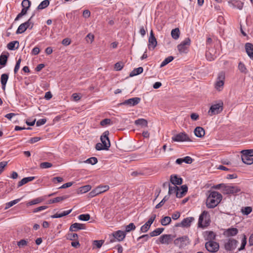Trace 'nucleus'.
<instances>
[{"instance_id":"obj_7","label":"nucleus","mask_w":253,"mask_h":253,"mask_svg":"<svg viewBox=\"0 0 253 253\" xmlns=\"http://www.w3.org/2000/svg\"><path fill=\"white\" fill-rule=\"evenodd\" d=\"M172 141L174 142H184L191 141L189 136L185 132H180L174 135L171 138Z\"/></svg>"},{"instance_id":"obj_48","label":"nucleus","mask_w":253,"mask_h":253,"mask_svg":"<svg viewBox=\"0 0 253 253\" xmlns=\"http://www.w3.org/2000/svg\"><path fill=\"white\" fill-rule=\"evenodd\" d=\"M238 69L240 70V71L241 72H242V73L246 74L247 73V69L245 64L241 62H240L239 63Z\"/></svg>"},{"instance_id":"obj_62","label":"nucleus","mask_w":253,"mask_h":253,"mask_svg":"<svg viewBox=\"0 0 253 253\" xmlns=\"http://www.w3.org/2000/svg\"><path fill=\"white\" fill-rule=\"evenodd\" d=\"M104 241L102 240H95L93 241V245L97 248H100L103 245Z\"/></svg>"},{"instance_id":"obj_36","label":"nucleus","mask_w":253,"mask_h":253,"mask_svg":"<svg viewBox=\"0 0 253 253\" xmlns=\"http://www.w3.org/2000/svg\"><path fill=\"white\" fill-rule=\"evenodd\" d=\"M180 31L178 28L172 29L171 32V35L173 39L177 40L179 37Z\"/></svg>"},{"instance_id":"obj_64","label":"nucleus","mask_w":253,"mask_h":253,"mask_svg":"<svg viewBox=\"0 0 253 253\" xmlns=\"http://www.w3.org/2000/svg\"><path fill=\"white\" fill-rule=\"evenodd\" d=\"M183 159V162L186 164H190L193 162V159L189 156H186Z\"/></svg>"},{"instance_id":"obj_18","label":"nucleus","mask_w":253,"mask_h":253,"mask_svg":"<svg viewBox=\"0 0 253 253\" xmlns=\"http://www.w3.org/2000/svg\"><path fill=\"white\" fill-rule=\"evenodd\" d=\"M187 190L188 187L186 185H182L180 188H179L177 192H176V196L179 198L183 197L186 194Z\"/></svg>"},{"instance_id":"obj_34","label":"nucleus","mask_w":253,"mask_h":253,"mask_svg":"<svg viewBox=\"0 0 253 253\" xmlns=\"http://www.w3.org/2000/svg\"><path fill=\"white\" fill-rule=\"evenodd\" d=\"M43 201V199L41 197H39L36 199H35L31 201L28 202L26 205L27 206H32L36 204H39L42 202Z\"/></svg>"},{"instance_id":"obj_47","label":"nucleus","mask_w":253,"mask_h":253,"mask_svg":"<svg viewBox=\"0 0 253 253\" xmlns=\"http://www.w3.org/2000/svg\"><path fill=\"white\" fill-rule=\"evenodd\" d=\"M97 159L96 157H91L89 159H87L84 162L85 163H87L93 165L96 164L97 163Z\"/></svg>"},{"instance_id":"obj_33","label":"nucleus","mask_w":253,"mask_h":253,"mask_svg":"<svg viewBox=\"0 0 253 253\" xmlns=\"http://www.w3.org/2000/svg\"><path fill=\"white\" fill-rule=\"evenodd\" d=\"M97 192L98 195L103 193L109 189V186L108 185H99L96 187Z\"/></svg>"},{"instance_id":"obj_37","label":"nucleus","mask_w":253,"mask_h":253,"mask_svg":"<svg viewBox=\"0 0 253 253\" xmlns=\"http://www.w3.org/2000/svg\"><path fill=\"white\" fill-rule=\"evenodd\" d=\"M163 228H158L153 231L150 233V237L156 236L161 234L164 231Z\"/></svg>"},{"instance_id":"obj_26","label":"nucleus","mask_w":253,"mask_h":253,"mask_svg":"<svg viewBox=\"0 0 253 253\" xmlns=\"http://www.w3.org/2000/svg\"><path fill=\"white\" fill-rule=\"evenodd\" d=\"M195 135L198 137H202L205 135V130L201 126H197L194 130Z\"/></svg>"},{"instance_id":"obj_23","label":"nucleus","mask_w":253,"mask_h":253,"mask_svg":"<svg viewBox=\"0 0 253 253\" xmlns=\"http://www.w3.org/2000/svg\"><path fill=\"white\" fill-rule=\"evenodd\" d=\"M170 182L173 185H180L182 183V179L178 177L176 175H171L170 176Z\"/></svg>"},{"instance_id":"obj_60","label":"nucleus","mask_w":253,"mask_h":253,"mask_svg":"<svg viewBox=\"0 0 253 253\" xmlns=\"http://www.w3.org/2000/svg\"><path fill=\"white\" fill-rule=\"evenodd\" d=\"M156 217V215L155 214H153L151 215L150 217L149 218V220L147 222H146V224H148V225H149V226H151V224L153 223L154 221L155 220V218Z\"/></svg>"},{"instance_id":"obj_46","label":"nucleus","mask_w":253,"mask_h":253,"mask_svg":"<svg viewBox=\"0 0 253 253\" xmlns=\"http://www.w3.org/2000/svg\"><path fill=\"white\" fill-rule=\"evenodd\" d=\"M173 59V57L171 56H169L167 58H166L161 64L160 67H163L166 65H167L168 63L172 61Z\"/></svg>"},{"instance_id":"obj_14","label":"nucleus","mask_w":253,"mask_h":253,"mask_svg":"<svg viewBox=\"0 0 253 253\" xmlns=\"http://www.w3.org/2000/svg\"><path fill=\"white\" fill-rule=\"evenodd\" d=\"M206 57L209 61L214 60L217 57V54L215 50L213 48H209L206 53Z\"/></svg>"},{"instance_id":"obj_49","label":"nucleus","mask_w":253,"mask_h":253,"mask_svg":"<svg viewBox=\"0 0 253 253\" xmlns=\"http://www.w3.org/2000/svg\"><path fill=\"white\" fill-rule=\"evenodd\" d=\"M112 122L110 119H105L100 122V125L102 126H105L108 125H112Z\"/></svg>"},{"instance_id":"obj_58","label":"nucleus","mask_w":253,"mask_h":253,"mask_svg":"<svg viewBox=\"0 0 253 253\" xmlns=\"http://www.w3.org/2000/svg\"><path fill=\"white\" fill-rule=\"evenodd\" d=\"M78 238V235L77 234H68L67 237V239L70 240H76Z\"/></svg>"},{"instance_id":"obj_59","label":"nucleus","mask_w":253,"mask_h":253,"mask_svg":"<svg viewBox=\"0 0 253 253\" xmlns=\"http://www.w3.org/2000/svg\"><path fill=\"white\" fill-rule=\"evenodd\" d=\"M150 226H149L148 224H146L145 223V224H144L143 226H142L140 228V231L142 233H145L148 231V230L150 229Z\"/></svg>"},{"instance_id":"obj_10","label":"nucleus","mask_w":253,"mask_h":253,"mask_svg":"<svg viewBox=\"0 0 253 253\" xmlns=\"http://www.w3.org/2000/svg\"><path fill=\"white\" fill-rule=\"evenodd\" d=\"M109 132L108 131H105L101 136L100 140L104 146V150H107L110 147V142L108 138Z\"/></svg>"},{"instance_id":"obj_57","label":"nucleus","mask_w":253,"mask_h":253,"mask_svg":"<svg viewBox=\"0 0 253 253\" xmlns=\"http://www.w3.org/2000/svg\"><path fill=\"white\" fill-rule=\"evenodd\" d=\"M91 188V187L89 185H86L80 188V192L82 193H86L89 191Z\"/></svg>"},{"instance_id":"obj_12","label":"nucleus","mask_w":253,"mask_h":253,"mask_svg":"<svg viewBox=\"0 0 253 253\" xmlns=\"http://www.w3.org/2000/svg\"><path fill=\"white\" fill-rule=\"evenodd\" d=\"M148 48L149 49H154L155 47L156 46L157 44V42L156 39L155 38L153 32L152 31H151L150 37L148 40Z\"/></svg>"},{"instance_id":"obj_61","label":"nucleus","mask_w":253,"mask_h":253,"mask_svg":"<svg viewBox=\"0 0 253 253\" xmlns=\"http://www.w3.org/2000/svg\"><path fill=\"white\" fill-rule=\"evenodd\" d=\"M21 62V58H19L17 61L16 65H15V66L14 67V74H16L17 73L18 71L19 70V68H20V66Z\"/></svg>"},{"instance_id":"obj_1","label":"nucleus","mask_w":253,"mask_h":253,"mask_svg":"<svg viewBox=\"0 0 253 253\" xmlns=\"http://www.w3.org/2000/svg\"><path fill=\"white\" fill-rule=\"evenodd\" d=\"M222 199V196L221 194L218 192H211L207 199V207L210 209L215 208L220 202Z\"/></svg>"},{"instance_id":"obj_52","label":"nucleus","mask_w":253,"mask_h":253,"mask_svg":"<svg viewBox=\"0 0 253 253\" xmlns=\"http://www.w3.org/2000/svg\"><path fill=\"white\" fill-rule=\"evenodd\" d=\"M21 5L23 8L29 9L31 5V2L29 0H23Z\"/></svg>"},{"instance_id":"obj_4","label":"nucleus","mask_w":253,"mask_h":253,"mask_svg":"<svg viewBox=\"0 0 253 253\" xmlns=\"http://www.w3.org/2000/svg\"><path fill=\"white\" fill-rule=\"evenodd\" d=\"M210 222L209 213L208 211H204L199 216L198 226L200 227H206L209 225Z\"/></svg>"},{"instance_id":"obj_8","label":"nucleus","mask_w":253,"mask_h":253,"mask_svg":"<svg viewBox=\"0 0 253 253\" xmlns=\"http://www.w3.org/2000/svg\"><path fill=\"white\" fill-rule=\"evenodd\" d=\"M191 40L189 38H186L177 45V49L181 53H186L190 45Z\"/></svg>"},{"instance_id":"obj_28","label":"nucleus","mask_w":253,"mask_h":253,"mask_svg":"<svg viewBox=\"0 0 253 253\" xmlns=\"http://www.w3.org/2000/svg\"><path fill=\"white\" fill-rule=\"evenodd\" d=\"M72 211V210L71 209L68 211H64L60 213H56L55 214L51 215V217L52 218H60V217H62L63 216H66V215L69 214V213H70Z\"/></svg>"},{"instance_id":"obj_32","label":"nucleus","mask_w":253,"mask_h":253,"mask_svg":"<svg viewBox=\"0 0 253 253\" xmlns=\"http://www.w3.org/2000/svg\"><path fill=\"white\" fill-rule=\"evenodd\" d=\"M19 47V42L18 41H13L7 44V47L9 50H14L17 49Z\"/></svg>"},{"instance_id":"obj_25","label":"nucleus","mask_w":253,"mask_h":253,"mask_svg":"<svg viewBox=\"0 0 253 253\" xmlns=\"http://www.w3.org/2000/svg\"><path fill=\"white\" fill-rule=\"evenodd\" d=\"M68 198H69V196H68V195H64L63 196L57 197L53 199L49 200L48 201V203L50 204H53V203H58V202H61L64 200H66Z\"/></svg>"},{"instance_id":"obj_63","label":"nucleus","mask_w":253,"mask_h":253,"mask_svg":"<svg viewBox=\"0 0 253 253\" xmlns=\"http://www.w3.org/2000/svg\"><path fill=\"white\" fill-rule=\"evenodd\" d=\"M124 64L122 62H117L115 64V69L117 71H120L123 68Z\"/></svg>"},{"instance_id":"obj_3","label":"nucleus","mask_w":253,"mask_h":253,"mask_svg":"<svg viewBox=\"0 0 253 253\" xmlns=\"http://www.w3.org/2000/svg\"><path fill=\"white\" fill-rule=\"evenodd\" d=\"M225 78V73L224 72H221L218 73L214 85V88L216 90L220 91L223 89Z\"/></svg>"},{"instance_id":"obj_24","label":"nucleus","mask_w":253,"mask_h":253,"mask_svg":"<svg viewBox=\"0 0 253 253\" xmlns=\"http://www.w3.org/2000/svg\"><path fill=\"white\" fill-rule=\"evenodd\" d=\"M194 220V218L192 217H187L182 220L180 225L182 227H189Z\"/></svg>"},{"instance_id":"obj_38","label":"nucleus","mask_w":253,"mask_h":253,"mask_svg":"<svg viewBox=\"0 0 253 253\" xmlns=\"http://www.w3.org/2000/svg\"><path fill=\"white\" fill-rule=\"evenodd\" d=\"M49 4V1L48 0H44L41 2V3L38 5L37 9L38 10L43 9L46 7H47Z\"/></svg>"},{"instance_id":"obj_21","label":"nucleus","mask_w":253,"mask_h":253,"mask_svg":"<svg viewBox=\"0 0 253 253\" xmlns=\"http://www.w3.org/2000/svg\"><path fill=\"white\" fill-rule=\"evenodd\" d=\"M85 225L82 223H75L72 224L70 227V230L72 231H76L78 230L85 229Z\"/></svg>"},{"instance_id":"obj_27","label":"nucleus","mask_w":253,"mask_h":253,"mask_svg":"<svg viewBox=\"0 0 253 253\" xmlns=\"http://www.w3.org/2000/svg\"><path fill=\"white\" fill-rule=\"evenodd\" d=\"M241 159L242 162L247 165H251L253 163V159L251 156L242 155Z\"/></svg>"},{"instance_id":"obj_42","label":"nucleus","mask_w":253,"mask_h":253,"mask_svg":"<svg viewBox=\"0 0 253 253\" xmlns=\"http://www.w3.org/2000/svg\"><path fill=\"white\" fill-rule=\"evenodd\" d=\"M7 58V55L1 54L0 56V64L3 66H4L6 64Z\"/></svg>"},{"instance_id":"obj_56","label":"nucleus","mask_w":253,"mask_h":253,"mask_svg":"<svg viewBox=\"0 0 253 253\" xmlns=\"http://www.w3.org/2000/svg\"><path fill=\"white\" fill-rule=\"evenodd\" d=\"M135 226L133 223H130L126 227V232H129L131 230H134L135 229Z\"/></svg>"},{"instance_id":"obj_29","label":"nucleus","mask_w":253,"mask_h":253,"mask_svg":"<svg viewBox=\"0 0 253 253\" xmlns=\"http://www.w3.org/2000/svg\"><path fill=\"white\" fill-rule=\"evenodd\" d=\"M135 125L137 126H141L142 127H147V121L144 119H139L135 121Z\"/></svg>"},{"instance_id":"obj_5","label":"nucleus","mask_w":253,"mask_h":253,"mask_svg":"<svg viewBox=\"0 0 253 253\" xmlns=\"http://www.w3.org/2000/svg\"><path fill=\"white\" fill-rule=\"evenodd\" d=\"M173 243L179 249H183L190 244V241L187 236H183L175 239Z\"/></svg>"},{"instance_id":"obj_11","label":"nucleus","mask_w":253,"mask_h":253,"mask_svg":"<svg viewBox=\"0 0 253 253\" xmlns=\"http://www.w3.org/2000/svg\"><path fill=\"white\" fill-rule=\"evenodd\" d=\"M238 241L234 239H229L224 244V248L226 251H233L236 249Z\"/></svg>"},{"instance_id":"obj_40","label":"nucleus","mask_w":253,"mask_h":253,"mask_svg":"<svg viewBox=\"0 0 253 253\" xmlns=\"http://www.w3.org/2000/svg\"><path fill=\"white\" fill-rule=\"evenodd\" d=\"M171 221V218L169 216H165L161 220V223L163 226H167L169 225Z\"/></svg>"},{"instance_id":"obj_51","label":"nucleus","mask_w":253,"mask_h":253,"mask_svg":"<svg viewBox=\"0 0 253 253\" xmlns=\"http://www.w3.org/2000/svg\"><path fill=\"white\" fill-rule=\"evenodd\" d=\"M90 218V216L89 214H82L78 216V218L82 221H88Z\"/></svg>"},{"instance_id":"obj_54","label":"nucleus","mask_w":253,"mask_h":253,"mask_svg":"<svg viewBox=\"0 0 253 253\" xmlns=\"http://www.w3.org/2000/svg\"><path fill=\"white\" fill-rule=\"evenodd\" d=\"M52 166V164L51 163L49 162H43L41 163L40 164V168L41 169H47L51 168Z\"/></svg>"},{"instance_id":"obj_50","label":"nucleus","mask_w":253,"mask_h":253,"mask_svg":"<svg viewBox=\"0 0 253 253\" xmlns=\"http://www.w3.org/2000/svg\"><path fill=\"white\" fill-rule=\"evenodd\" d=\"M20 201V199H17L12 201H10L6 204V207L5 208V209H7L11 207L14 206V205L18 203Z\"/></svg>"},{"instance_id":"obj_30","label":"nucleus","mask_w":253,"mask_h":253,"mask_svg":"<svg viewBox=\"0 0 253 253\" xmlns=\"http://www.w3.org/2000/svg\"><path fill=\"white\" fill-rule=\"evenodd\" d=\"M35 178L34 176L25 177L18 182V186L20 187L28 182L33 180Z\"/></svg>"},{"instance_id":"obj_6","label":"nucleus","mask_w":253,"mask_h":253,"mask_svg":"<svg viewBox=\"0 0 253 253\" xmlns=\"http://www.w3.org/2000/svg\"><path fill=\"white\" fill-rule=\"evenodd\" d=\"M223 110V103H218L211 106L208 111V114L212 116L220 113Z\"/></svg>"},{"instance_id":"obj_53","label":"nucleus","mask_w":253,"mask_h":253,"mask_svg":"<svg viewBox=\"0 0 253 253\" xmlns=\"http://www.w3.org/2000/svg\"><path fill=\"white\" fill-rule=\"evenodd\" d=\"M241 153L242 155H248V156H253V149H248L242 150Z\"/></svg>"},{"instance_id":"obj_41","label":"nucleus","mask_w":253,"mask_h":253,"mask_svg":"<svg viewBox=\"0 0 253 253\" xmlns=\"http://www.w3.org/2000/svg\"><path fill=\"white\" fill-rule=\"evenodd\" d=\"M247 244V237L245 234L243 235V238L241 240V247L238 249L239 251H241L245 249V247Z\"/></svg>"},{"instance_id":"obj_17","label":"nucleus","mask_w":253,"mask_h":253,"mask_svg":"<svg viewBox=\"0 0 253 253\" xmlns=\"http://www.w3.org/2000/svg\"><path fill=\"white\" fill-rule=\"evenodd\" d=\"M126 235L125 232L121 230H118L113 233V237L118 241H123L124 239L125 238Z\"/></svg>"},{"instance_id":"obj_22","label":"nucleus","mask_w":253,"mask_h":253,"mask_svg":"<svg viewBox=\"0 0 253 253\" xmlns=\"http://www.w3.org/2000/svg\"><path fill=\"white\" fill-rule=\"evenodd\" d=\"M238 230L236 228H230L226 229L224 234L226 236H234L237 234Z\"/></svg>"},{"instance_id":"obj_16","label":"nucleus","mask_w":253,"mask_h":253,"mask_svg":"<svg viewBox=\"0 0 253 253\" xmlns=\"http://www.w3.org/2000/svg\"><path fill=\"white\" fill-rule=\"evenodd\" d=\"M229 5L233 8H238L239 10H241L244 5V3L240 0H232L228 1Z\"/></svg>"},{"instance_id":"obj_55","label":"nucleus","mask_w":253,"mask_h":253,"mask_svg":"<svg viewBox=\"0 0 253 253\" xmlns=\"http://www.w3.org/2000/svg\"><path fill=\"white\" fill-rule=\"evenodd\" d=\"M252 211V208L251 207H246L242 209V212L244 214L248 215Z\"/></svg>"},{"instance_id":"obj_44","label":"nucleus","mask_w":253,"mask_h":253,"mask_svg":"<svg viewBox=\"0 0 253 253\" xmlns=\"http://www.w3.org/2000/svg\"><path fill=\"white\" fill-rule=\"evenodd\" d=\"M28 244V240L22 239L17 242V246L19 248H24Z\"/></svg>"},{"instance_id":"obj_9","label":"nucleus","mask_w":253,"mask_h":253,"mask_svg":"<svg viewBox=\"0 0 253 253\" xmlns=\"http://www.w3.org/2000/svg\"><path fill=\"white\" fill-rule=\"evenodd\" d=\"M206 249L211 253H215L219 250L218 243L213 241H209L205 244Z\"/></svg>"},{"instance_id":"obj_39","label":"nucleus","mask_w":253,"mask_h":253,"mask_svg":"<svg viewBox=\"0 0 253 253\" xmlns=\"http://www.w3.org/2000/svg\"><path fill=\"white\" fill-rule=\"evenodd\" d=\"M150 235H149L148 234H144V235H143L139 237L137 239V240L138 241H140V243L143 244L145 242H146V241H147L149 240V239L150 238Z\"/></svg>"},{"instance_id":"obj_20","label":"nucleus","mask_w":253,"mask_h":253,"mask_svg":"<svg viewBox=\"0 0 253 253\" xmlns=\"http://www.w3.org/2000/svg\"><path fill=\"white\" fill-rule=\"evenodd\" d=\"M245 49L248 56L253 60V44L251 43H247L245 44Z\"/></svg>"},{"instance_id":"obj_45","label":"nucleus","mask_w":253,"mask_h":253,"mask_svg":"<svg viewBox=\"0 0 253 253\" xmlns=\"http://www.w3.org/2000/svg\"><path fill=\"white\" fill-rule=\"evenodd\" d=\"M28 9H26L25 8H22L21 11L20 13H19L16 16V17L15 19V21L18 20L20 18H21L23 16L26 15L27 13Z\"/></svg>"},{"instance_id":"obj_2","label":"nucleus","mask_w":253,"mask_h":253,"mask_svg":"<svg viewBox=\"0 0 253 253\" xmlns=\"http://www.w3.org/2000/svg\"><path fill=\"white\" fill-rule=\"evenodd\" d=\"M241 191V188L237 185L225 184L222 193L226 195H235L240 193Z\"/></svg>"},{"instance_id":"obj_19","label":"nucleus","mask_w":253,"mask_h":253,"mask_svg":"<svg viewBox=\"0 0 253 253\" xmlns=\"http://www.w3.org/2000/svg\"><path fill=\"white\" fill-rule=\"evenodd\" d=\"M171 240V235L169 234H164L159 238L160 242L163 244H169Z\"/></svg>"},{"instance_id":"obj_35","label":"nucleus","mask_w":253,"mask_h":253,"mask_svg":"<svg viewBox=\"0 0 253 253\" xmlns=\"http://www.w3.org/2000/svg\"><path fill=\"white\" fill-rule=\"evenodd\" d=\"M143 71V69L142 67H140L134 69L129 74L130 77H133L134 76L138 75L141 73H142Z\"/></svg>"},{"instance_id":"obj_15","label":"nucleus","mask_w":253,"mask_h":253,"mask_svg":"<svg viewBox=\"0 0 253 253\" xmlns=\"http://www.w3.org/2000/svg\"><path fill=\"white\" fill-rule=\"evenodd\" d=\"M140 101V98L139 97H134L125 100L122 103L123 105H127L129 106H135L138 104Z\"/></svg>"},{"instance_id":"obj_31","label":"nucleus","mask_w":253,"mask_h":253,"mask_svg":"<svg viewBox=\"0 0 253 253\" xmlns=\"http://www.w3.org/2000/svg\"><path fill=\"white\" fill-rule=\"evenodd\" d=\"M8 79V75L6 74H3L1 76V84L2 88L4 90L5 89L6 84Z\"/></svg>"},{"instance_id":"obj_13","label":"nucleus","mask_w":253,"mask_h":253,"mask_svg":"<svg viewBox=\"0 0 253 253\" xmlns=\"http://www.w3.org/2000/svg\"><path fill=\"white\" fill-rule=\"evenodd\" d=\"M32 17H31L27 21L25 22L24 23H22L19 25L18 27L16 33L17 34H22L24 33L27 29L30 26L31 22L30 20Z\"/></svg>"},{"instance_id":"obj_43","label":"nucleus","mask_w":253,"mask_h":253,"mask_svg":"<svg viewBox=\"0 0 253 253\" xmlns=\"http://www.w3.org/2000/svg\"><path fill=\"white\" fill-rule=\"evenodd\" d=\"M169 194H175L176 195V192H177L179 188L176 185H173V186L169 185Z\"/></svg>"}]
</instances>
